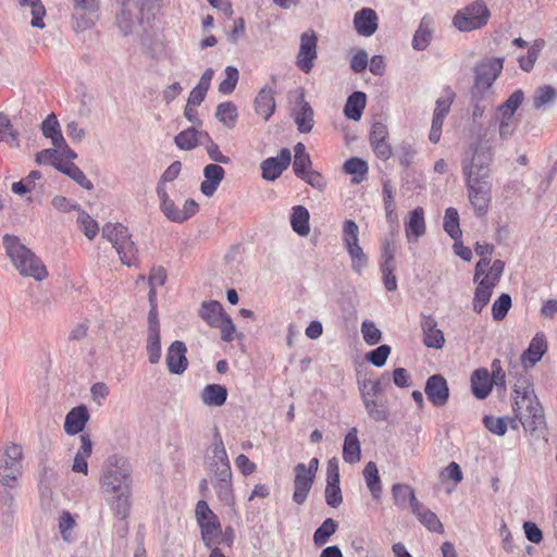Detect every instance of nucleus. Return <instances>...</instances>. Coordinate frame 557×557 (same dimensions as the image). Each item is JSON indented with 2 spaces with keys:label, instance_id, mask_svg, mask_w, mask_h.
<instances>
[{
  "label": "nucleus",
  "instance_id": "1",
  "mask_svg": "<svg viewBox=\"0 0 557 557\" xmlns=\"http://www.w3.org/2000/svg\"><path fill=\"white\" fill-rule=\"evenodd\" d=\"M132 465L123 456L112 455L104 465L101 475V488L113 515L120 520L117 532L126 533L127 518L132 508L133 478Z\"/></svg>",
  "mask_w": 557,
  "mask_h": 557
},
{
  "label": "nucleus",
  "instance_id": "2",
  "mask_svg": "<svg viewBox=\"0 0 557 557\" xmlns=\"http://www.w3.org/2000/svg\"><path fill=\"white\" fill-rule=\"evenodd\" d=\"M493 147L485 135H480L478 141L469 146V150L461 159V170L465 183L491 182V165L493 162Z\"/></svg>",
  "mask_w": 557,
  "mask_h": 557
},
{
  "label": "nucleus",
  "instance_id": "3",
  "mask_svg": "<svg viewBox=\"0 0 557 557\" xmlns=\"http://www.w3.org/2000/svg\"><path fill=\"white\" fill-rule=\"evenodd\" d=\"M121 9L116 13V25L123 36L133 35L154 17L159 0H116Z\"/></svg>",
  "mask_w": 557,
  "mask_h": 557
},
{
  "label": "nucleus",
  "instance_id": "4",
  "mask_svg": "<svg viewBox=\"0 0 557 557\" xmlns=\"http://www.w3.org/2000/svg\"><path fill=\"white\" fill-rule=\"evenodd\" d=\"M2 245L5 255L22 276L33 277L36 281H42L48 276L41 260L17 236L3 235Z\"/></svg>",
  "mask_w": 557,
  "mask_h": 557
},
{
  "label": "nucleus",
  "instance_id": "5",
  "mask_svg": "<svg viewBox=\"0 0 557 557\" xmlns=\"http://www.w3.org/2000/svg\"><path fill=\"white\" fill-rule=\"evenodd\" d=\"M513 394L512 410L523 429L534 432L545 428L543 407L530 385L515 384Z\"/></svg>",
  "mask_w": 557,
  "mask_h": 557
},
{
  "label": "nucleus",
  "instance_id": "6",
  "mask_svg": "<svg viewBox=\"0 0 557 557\" xmlns=\"http://www.w3.org/2000/svg\"><path fill=\"white\" fill-rule=\"evenodd\" d=\"M503 59L492 58L479 63L474 67V84L471 89L473 100L485 98L494 82L503 70Z\"/></svg>",
  "mask_w": 557,
  "mask_h": 557
},
{
  "label": "nucleus",
  "instance_id": "7",
  "mask_svg": "<svg viewBox=\"0 0 557 557\" xmlns=\"http://www.w3.org/2000/svg\"><path fill=\"white\" fill-rule=\"evenodd\" d=\"M23 450L17 444H10L0 454V483L2 486L14 488L23 473Z\"/></svg>",
  "mask_w": 557,
  "mask_h": 557
},
{
  "label": "nucleus",
  "instance_id": "8",
  "mask_svg": "<svg viewBox=\"0 0 557 557\" xmlns=\"http://www.w3.org/2000/svg\"><path fill=\"white\" fill-rule=\"evenodd\" d=\"M491 12L482 0H476L458 11L454 18V26L460 32H471L487 24Z\"/></svg>",
  "mask_w": 557,
  "mask_h": 557
},
{
  "label": "nucleus",
  "instance_id": "9",
  "mask_svg": "<svg viewBox=\"0 0 557 557\" xmlns=\"http://www.w3.org/2000/svg\"><path fill=\"white\" fill-rule=\"evenodd\" d=\"M318 36L314 30L309 29L300 35L299 51L296 58L297 67L305 74H309L318 58Z\"/></svg>",
  "mask_w": 557,
  "mask_h": 557
},
{
  "label": "nucleus",
  "instance_id": "10",
  "mask_svg": "<svg viewBox=\"0 0 557 557\" xmlns=\"http://www.w3.org/2000/svg\"><path fill=\"white\" fill-rule=\"evenodd\" d=\"M468 198L476 216H485L492 201V183H466Z\"/></svg>",
  "mask_w": 557,
  "mask_h": 557
},
{
  "label": "nucleus",
  "instance_id": "11",
  "mask_svg": "<svg viewBox=\"0 0 557 557\" xmlns=\"http://www.w3.org/2000/svg\"><path fill=\"white\" fill-rule=\"evenodd\" d=\"M211 458L208 461V470L212 475L232 473L228 456L220 432L215 429L211 446Z\"/></svg>",
  "mask_w": 557,
  "mask_h": 557
},
{
  "label": "nucleus",
  "instance_id": "12",
  "mask_svg": "<svg viewBox=\"0 0 557 557\" xmlns=\"http://www.w3.org/2000/svg\"><path fill=\"white\" fill-rule=\"evenodd\" d=\"M292 152L288 148H282L276 157H269L260 164L261 176L264 181L273 182L289 166Z\"/></svg>",
  "mask_w": 557,
  "mask_h": 557
},
{
  "label": "nucleus",
  "instance_id": "13",
  "mask_svg": "<svg viewBox=\"0 0 557 557\" xmlns=\"http://www.w3.org/2000/svg\"><path fill=\"white\" fill-rule=\"evenodd\" d=\"M424 393L428 400L437 408L444 407L449 400V386L443 374H432L426 379Z\"/></svg>",
  "mask_w": 557,
  "mask_h": 557
},
{
  "label": "nucleus",
  "instance_id": "14",
  "mask_svg": "<svg viewBox=\"0 0 557 557\" xmlns=\"http://www.w3.org/2000/svg\"><path fill=\"white\" fill-rule=\"evenodd\" d=\"M74 5L73 18L77 29L91 27L97 18L98 0H72Z\"/></svg>",
  "mask_w": 557,
  "mask_h": 557
},
{
  "label": "nucleus",
  "instance_id": "15",
  "mask_svg": "<svg viewBox=\"0 0 557 557\" xmlns=\"http://www.w3.org/2000/svg\"><path fill=\"white\" fill-rule=\"evenodd\" d=\"M187 348L184 342L174 341L168 348L165 362L172 374H183L188 366L186 358Z\"/></svg>",
  "mask_w": 557,
  "mask_h": 557
},
{
  "label": "nucleus",
  "instance_id": "16",
  "mask_svg": "<svg viewBox=\"0 0 557 557\" xmlns=\"http://www.w3.org/2000/svg\"><path fill=\"white\" fill-rule=\"evenodd\" d=\"M294 493L293 500L297 505H302L312 487L314 476L305 472V463L295 466Z\"/></svg>",
  "mask_w": 557,
  "mask_h": 557
},
{
  "label": "nucleus",
  "instance_id": "17",
  "mask_svg": "<svg viewBox=\"0 0 557 557\" xmlns=\"http://www.w3.org/2000/svg\"><path fill=\"white\" fill-rule=\"evenodd\" d=\"M425 220L424 210L422 207H417L408 214L405 220V232L409 243H417L420 237L425 234Z\"/></svg>",
  "mask_w": 557,
  "mask_h": 557
},
{
  "label": "nucleus",
  "instance_id": "18",
  "mask_svg": "<svg viewBox=\"0 0 557 557\" xmlns=\"http://www.w3.org/2000/svg\"><path fill=\"white\" fill-rule=\"evenodd\" d=\"M547 351V341L543 333H536L521 355V362L525 368L534 367Z\"/></svg>",
  "mask_w": 557,
  "mask_h": 557
},
{
  "label": "nucleus",
  "instance_id": "19",
  "mask_svg": "<svg viewBox=\"0 0 557 557\" xmlns=\"http://www.w3.org/2000/svg\"><path fill=\"white\" fill-rule=\"evenodd\" d=\"M354 27L360 36L370 37L377 29V14L371 8H362L355 13Z\"/></svg>",
  "mask_w": 557,
  "mask_h": 557
},
{
  "label": "nucleus",
  "instance_id": "20",
  "mask_svg": "<svg viewBox=\"0 0 557 557\" xmlns=\"http://www.w3.org/2000/svg\"><path fill=\"white\" fill-rule=\"evenodd\" d=\"M90 416L85 405L72 408L65 416L64 431L67 435H76L84 431Z\"/></svg>",
  "mask_w": 557,
  "mask_h": 557
},
{
  "label": "nucleus",
  "instance_id": "21",
  "mask_svg": "<svg viewBox=\"0 0 557 557\" xmlns=\"http://www.w3.org/2000/svg\"><path fill=\"white\" fill-rule=\"evenodd\" d=\"M276 92L275 87L264 86L262 87L255 98V111L257 114L263 116L265 121L275 112L276 103L274 95Z\"/></svg>",
  "mask_w": 557,
  "mask_h": 557
},
{
  "label": "nucleus",
  "instance_id": "22",
  "mask_svg": "<svg viewBox=\"0 0 557 557\" xmlns=\"http://www.w3.org/2000/svg\"><path fill=\"white\" fill-rule=\"evenodd\" d=\"M203 176L205 180L200 184V190L205 196L211 197L214 195L219 185L223 181L225 171L221 165L216 163H210L205 166Z\"/></svg>",
  "mask_w": 557,
  "mask_h": 557
},
{
  "label": "nucleus",
  "instance_id": "23",
  "mask_svg": "<svg viewBox=\"0 0 557 557\" xmlns=\"http://www.w3.org/2000/svg\"><path fill=\"white\" fill-rule=\"evenodd\" d=\"M392 495L395 505L400 509L410 507L411 511H417L421 507V503L417 499L414 491L408 484H394L392 486Z\"/></svg>",
  "mask_w": 557,
  "mask_h": 557
},
{
  "label": "nucleus",
  "instance_id": "24",
  "mask_svg": "<svg viewBox=\"0 0 557 557\" xmlns=\"http://www.w3.org/2000/svg\"><path fill=\"white\" fill-rule=\"evenodd\" d=\"M313 116V109L309 102L304 100V96L300 95L294 112V121L299 133L308 134L312 131L314 125Z\"/></svg>",
  "mask_w": 557,
  "mask_h": 557
},
{
  "label": "nucleus",
  "instance_id": "25",
  "mask_svg": "<svg viewBox=\"0 0 557 557\" xmlns=\"http://www.w3.org/2000/svg\"><path fill=\"white\" fill-rule=\"evenodd\" d=\"M232 479V473H223L221 475L211 476V483L215 491L216 497L225 506H233L235 503Z\"/></svg>",
  "mask_w": 557,
  "mask_h": 557
},
{
  "label": "nucleus",
  "instance_id": "26",
  "mask_svg": "<svg viewBox=\"0 0 557 557\" xmlns=\"http://www.w3.org/2000/svg\"><path fill=\"white\" fill-rule=\"evenodd\" d=\"M487 369L479 368L471 374V391L478 399H485L492 392L493 384Z\"/></svg>",
  "mask_w": 557,
  "mask_h": 557
},
{
  "label": "nucleus",
  "instance_id": "27",
  "mask_svg": "<svg viewBox=\"0 0 557 557\" xmlns=\"http://www.w3.org/2000/svg\"><path fill=\"white\" fill-rule=\"evenodd\" d=\"M361 458V447L358 438V431L351 428L344 438L343 459L345 462L354 465Z\"/></svg>",
  "mask_w": 557,
  "mask_h": 557
},
{
  "label": "nucleus",
  "instance_id": "28",
  "mask_svg": "<svg viewBox=\"0 0 557 557\" xmlns=\"http://www.w3.org/2000/svg\"><path fill=\"white\" fill-rule=\"evenodd\" d=\"M367 104V96L363 91L357 90L348 96L344 106V114L348 120L359 121Z\"/></svg>",
  "mask_w": 557,
  "mask_h": 557
},
{
  "label": "nucleus",
  "instance_id": "29",
  "mask_svg": "<svg viewBox=\"0 0 557 557\" xmlns=\"http://www.w3.org/2000/svg\"><path fill=\"white\" fill-rule=\"evenodd\" d=\"M201 137L211 140L207 132H198L195 127H188L174 137V143L181 150H191L201 144Z\"/></svg>",
  "mask_w": 557,
  "mask_h": 557
},
{
  "label": "nucleus",
  "instance_id": "30",
  "mask_svg": "<svg viewBox=\"0 0 557 557\" xmlns=\"http://www.w3.org/2000/svg\"><path fill=\"white\" fill-rule=\"evenodd\" d=\"M199 315L211 327L220 325L219 323L226 315L222 305L216 300L203 301L201 304Z\"/></svg>",
  "mask_w": 557,
  "mask_h": 557
},
{
  "label": "nucleus",
  "instance_id": "31",
  "mask_svg": "<svg viewBox=\"0 0 557 557\" xmlns=\"http://www.w3.org/2000/svg\"><path fill=\"white\" fill-rule=\"evenodd\" d=\"M198 525L200 528L201 539L206 546L211 547L212 545L220 543L219 537L222 534V529L216 515Z\"/></svg>",
  "mask_w": 557,
  "mask_h": 557
},
{
  "label": "nucleus",
  "instance_id": "32",
  "mask_svg": "<svg viewBox=\"0 0 557 557\" xmlns=\"http://www.w3.org/2000/svg\"><path fill=\"white\" fill-rule=\"evenodd\" d=\"M310 214L306 207L294 206L290 214V226L295 233L300 236H307L310 232Z\"/></svg>",
  "mask_w": 557,
  "mask_h": 557
},
{
  "label": "nucleus",
  "instance_id": "33",
  "mask_svg": "<svg viewBox=\"0 0 557 557\" xmlns=\"http://www.w3.org/2000/svg\"><path fill=\"white\" fill-rule=\"evenodd\" d=\"M40 128L44 137L49 138L53 146H60L64 144V137L55 114H48L47 117L42 121Z\"/></svg>",
  "mask_w": 557,
  "mask_h": 557
},
{
  "label": "nucleus",
  "instance_id": "34",
  "mask_svg": "<svg viewBox=\"0 0 557 557\" xmlns=\"http://www.w3.org/2000/svg\"><path fill=\"white\" fill-rule=\"evenodd\" d=\"M201 399L208 406L221 407L227 399V389L220 384H208L202 391Z\"/></svg>",
  "mask_w": 557,
  "mask_h": 557
},
{
  "label": "nucleus",
  "instance_id": "35",
  "mask_svg": "<svg viewBox=\"0 0 557 557\" xmlns=\"http://www.w3.org/2000/svg\"><path fill=\"white\" fill-rule=\"evenodd\" d=\"M120 260L123 264L127 267L135 265L137 262V247L135 243L131 239V233H127L125 239H122L116 246H114Z\"/></svg>",
  "mask_w": 557,
  "mask_h": 557
},
{
  "label": "nucleus",
  "instance_id": "36",
  "mask_svg": "<svg viewBox=\"0 0 557 557\" xmlns=\"http://www.w3.org/2000/svg\"><path fill=\"white\" fill-rule=\"evenodd\" d=\"M363 478L372 497L379 499L382 493V484L375 462L369 461L364 466Z\"/></svg>",
  "mask_w": 557,
  "mask_h": 557
},
{
  "label": "nucleus",
  "instance_id": "37",
  "mask_svg": "<svg viewBox=\"0 0 557 557\" xmlns=\"http://www.w3.org/2000/svg\"><path fill=\"white\" fill-rule=\"evenodd\" d=\"M493 283L487 284V280H480L474 292L473 311L481 313L483 308L490 302L493 294Z\"/></svg>",
  "mask_w": 557,
  "mask_h": 557
},
{
  "label": "nucleus",
  "instance_id": "38",
  "mask_svg": "<svg viewBox=\"0 0 557 557\" xmlns=\"http://www.w3.org/2000/svg\"><path fill=\"white\" fill-rule=\"evenodd\" d=\"M362 401L364 408L371 419L376 422L386 421L388 418V410L383 404H379L374 397L370 396V392H362Z\"/></svg>",
  "mask_w": 557,
  "mask_h": 557
},
{
  "label": "nucleus",
  "instance_id": "39",
  "mask_svg": "<svg viewBox=\"0 0 557 557\" xmlns=\"http://www.w3.org/2000/svg\"><path fill=\"white\" fill-rule=\"evenodd\" d=\"M343 170L345 173L354 175L351 181L352 183L358 184L366 178L369 166L367 161H364L363 159L358 157H351L345 161Z\"/></svg>",
  "mask_w": 557,
  "mask_h": 557
},
{
  "label": "nucleus",
  "instance_id": "40",
  "mask_svg": "<svg viewBox=\"0 0 557 557\" xmlns=\"http://www.w3.org/2000/svg\"><path fill=\"white\" fill-rule=\"evenodd\" d=\"M523 100V91L521 89L515 90L505 102L498 106L497 111L499 113V117L511 120L515 115V112L522 104Z\"/></svg>",
  "mask_w": 557,
  "mask_h": 557
},
{
  "label": "nucleus",
  "instance_id": "41",
  "mask_svg": "<svg viewBox=\"0 0 557 557\" xmlns=\"http://www.w3.org/2000/svg\"><path fill=\"white\" fill-rule=\"evenodd\" d=\"M443 227L455 242L461 239L462 232L459 225V213L457 209L449 207L445 210Z\"/></svg>",
  "mask_w": 557,
  "mask_h": 557
},
{
  "label": "nucleus",
  "instance_id": "42",
  "mask_svg": "<svg viewBox=\"0 0 557 557\" xmlns=\"http://www.w3.org/2000/svg\"><path fill=\"white\" fill-rule=\"evenodd\" d=\"M57 170L71 177L81 187L91 190L94 184L86 177L84 172L73 162H64V165L57 166Z\"/></svg>",
  "mask_w": 557,
  "mask_h": 557
},
{
  "label": "nucleus",
  "instance_id": "43",
  "mask_svg": "<svg viewBox=\"0 0 557 557\" xmlns=\"http://www.w3.org/2000/svg\"><path fill=\"white\" fill-rule=\"evenodd\" d=\"M215 117L223 125L232 128L235 126L238 117L237 107L232 101L221 102L216 107Z\"/></svg>",
  "mask_w": 557,
  "mask_h": 557
},
{
  "label": "nucleus",
  "instance_id": "44",
  "mask_svg": "<svg viewBox=\"0 0 557 557\" xmlns=\"http://www.w3.org/2000/svg\"><path fill=\"white\" fill-rule=\"evenodd\" d=\"M338 522L333 518H326L313 533V543L315 546L321 547L325 545L330 537L337 531Z\"/></svg>",
  "mask_w": 557,
  "mask_h": 557
},
{
  "label": "nucleus",
  "instance_id": "45",
  "mask_svg": "<svg viewBox=\"0 0 557 557\" xmlns=\"http://www.w3.org/2000/svg\"><path fill=\"white\" fill-rule=\"evenodd\" d=\"M0 141L8 144L10 147H20L18 133L4 113H0Z\"/></svg>",
  "mask_w": 557,
  "mask_h": 557
},
{
  "label": "nucleus",
  "instance_id": "46",
  "mask_svg": "<svg viewBox=\"0 0 557 557\" xmlns=\"http://www.w3.org/2000/svg\"><path fill=\"white\" fill-rule=\"evenodd\" d=\"M429 18L424 16L416 30L412 38V48L418 51H423L429 46L432 39V32L429 28Z\"/></svg>",
  "mask_w": 557,
  "mask_h": 557
},
{
  "label": "nucleus",
  "instance_id": "47",
  "mask_svg": "<svg viewBox=\"0 0 557 557\" xmlns=\"http://www.w3.org/2000/svg\"><path fill=\"white\" fill-rule=\"evenodd\" d=\"M413 515L417 516L419 521L430 531L432 532H442L443 525L437 518V516L424 507L421 504V507L417 511H412Z\"/></svg>",
  "mask_w": 557,
  "mask_h": 557
},
{
  "label": "nucleus",
  "instance_id": "48",
  "mask_svg": "<svg viewBox=\"0 0 557 557\" xmlns=\"http://www.w3.org/2000/svg\"><path fill=\"white\" fill-rule=\"evenodd\" d=\"M22 7H29L32 13L30 25L36 28H44V17L46 15V9L40 0H18Z\"/></svg>",
  "mask_w": 557,
  "mask_h": 557
},
{
  "label": "nucleus",
  "instance_id": "49",
  "mask_svg": "<svg viewBox=\"0 0 557 557\" xmlns=\"http://www.w3.org/2000/svg\"><path fill=\"white\" fill-rule=\"evenodd\" d=\"M128 228L121 223H107L102 227V236L107 238L113 247L116 246L122 239H125Z\"/></svg>",
  "mask_w": 557,
  "mask_h": 557
},
{
  "label": "nucleus",
  "instance_id": "50",
  "mask_svg": "<svg viewBox=\"0 0 557 557\" xmlns=\"http://www.w3.org/2000/svg\"><path fill=\"white\" fill-rule=\"evenodd\" d=\"M557 98V90L550 85H544L535 90L533 97V107L539 110L544 106L555 101Z\"/></svg>",
  "mask_w": 557,
  "mask_h": 557
},
{
  "label": "nucleus",
  "instance_id": "51",
  "mask_svg": "<svg viewBox=\"0 0 557 557\" xmlns=\"http://www.w3.org/2000/svg\"><path fill=\"white\" fill-rule=\"evenodd\" d=\"M543 45V40H535V42L529 48L527 55L519 58L518 62L522 71L529 73L533 70Z\"/></svg>",
  "mask_w": 557,
  "mask_h": 557
},
{
  "label": "nucleus",
  "instance_id": "52",
  "mask_svg": "<svg viewBox=\"0 0 557 557\" xmlns=\"http://www.w3.org/2000/svg\"><path fill=\"white\" fill-rule=\"evenodd\" d=\"M346 250L351 259L352 271L360 275L368 267L369 259L367 255L363 252L360 245L351 246L350 248H346Z\"/></svg>",
  "mask_w": 557,
  "mask_h": 557
},
{
  "label": "nucleus",
  "instance_id": "53",
  "mask_svg": "<svg viewBox=\"0 0 557 557\" xmlns=\"http://www.w3.org/2000/svg\"><path fill=\"white\" fill-rule=\"evenodd\" d=\"M511 308V297L503 293L492 305V317L495 321H502Z\"/></svg>",
  "mask_w": 557,
  "mask_h": 557
},
{
  "label": "nucleus",
  "instance_id": "54",
  "mask_svg": "<svg viewBox=\"0 0 557 557\" xmlns=\"http://www.w3.org/2000/svg\"><path fill=\"white\" fill-rule=\"evenodd\" d=\"M225 78L219 85V91L223 95H230L236 88L238 83L239 73L235 66L228 65L225 67Z\"/></svg>",
  "mask_w": 557,
  "mask_h": 557
},
{
  "label": "nucleus",
  "instance_id": "55",
  "mask_svg": "<svg viewBox=\"0 0 557 557\" xmlns=\"http://www.w3.org/2000/svg\"><path fill=\"white\" fill-rule=\"evenodd\" d=\"M147 354L149 362L156 364L161 358L160 333H147Z\"/></svg>",
  "mask_w": 557,
  "mask_h": 557
},
{
  "label": "nucleus",
  "instance_id": "56",
  "mask_svg": "<svg viewBox=\"0 0 557 557\" xmlns=\"http://www.w3.org/2000/svg\"><path fill=\"white\" fill-rule=\"evenodd\" d=\"M359 227L352 220H346L343 224V243L345 248L359 245Z\"/></svg>",
  "mask_w": 557,
  "mask_h": 557
},
{
  "label": "nucleus",
  "instance_id": "57",
  "mask_svg": "<svg viewBox=\"0 0 557 557\" xmlns=\"http://www.w3.org/2000/svg\"><path fill=\"white\" fill-rule=\"evenodd\" d=\"M483 424L491 433L498 436L505 435L508 430L507 417L485 416Z\"/></svg>",
  "mask_w": 557,
  "mask_h": 557
},
{
  "label": "nucleus",
  "instance_id": "58",
  "mask_svg": "<svg viewBox=\"0 0 557 557\" xmlns=\"http://www.w3.org/2000/svg\"><path fill=\"white\" fill-rule=\"evenodd\" d=\"M391 354V347L386 344L380 345L366 355V359L373 366L381 368L386 363Z\"/></svg>",
  "mask_w": 557,
  "mask_h": 557
},
{
  "label": "nucleus",
  "instance_id": "59",
  "mask_svg": "<svg viewBox=\"0 0 557 557\" xmlns=\"http://www.w3.org/2000/svg\"><path fill=\"white\" fill-rule=\"evenodd\" d=\"M325 502L332 508H337L343 503L339 482L326 481Z\"/></svg>",
  "mask_w": 557,
  "mask_h": 557
},
{
  "label": "nucleus",
  "instance_id": "60",
  "mask_svg": "<svg viewBox=\"0 0 557 557\" xmlns=\"http://www.w3.org/2000/svg\"><path fill=\"white\" fill-rule=\"evenodd\" d=\"M35 160L38 164H49L54 169H57V166L64 165V163L60 161V153L57 148L42 149L36 153Z\"/></svg>",
  "mask_w": 557,
  "mask_h": 557
},
{
  "label": "nucleus",
  "instance_id": "61",
  "mask_svg": "<svg viewBox=\"0 0 557 557\" xmlns=\"http://www.w3.org/2000/svg\"><path fill=\"white\" fill-rule=\"evenodd\" d=\"M77 222L87 238L92 239L98 234V223L85 211L79 212Z\"/></svg>",
  "mask_w": 557,
  "mask_h": 557
},
{
  "label": "nucleus",
  "instance_id": "62",
  "mask_svg": "<svg viewBox=\"0 0 557 557\" xmlns=\"http://www.w3.org/2000/svg\"><path fill=\"white\" fill-rule=\"evenodd\" d=\"M361 333H362L364 342L368 345H376L381 341V337H382V332L370 320H366L362 322Z\"/></svg>",
  "mask_w": 557,
  "mask_h": 557
},
{
  "label": "nucleus",
  "instance_id": "63",
  "mask_svg": "<svg viewBox=\"0 0 557 557\" xmlns=\"http://www.w3.org/2000/svg\"><path fill=\"white\" fill-rule=\"evenodd\" d=\"M423 344L429 348L441 349L445 344L444 333L437 327L423 333Z\"/></svg>",
  "mask_w": 557,
  "mask_h": 557
},
{
  "label": "nucleus",
  "instance_id": "64",
  "mask_svg": "<svg viewBox=\"0 0 557 557\" xmlns=\"http://www.w3.org/2000/svg\"><path fill=\"white\" fill-rule=\"evenodd\" d=\"M490 265L491 268L488 272L481 280H487V284L493 283V287L495 288L504 273L505 262L499 259H496Z\"/></svg>",
  "mask_w": 557,
  "mask_h": 557
}]
</instances>
